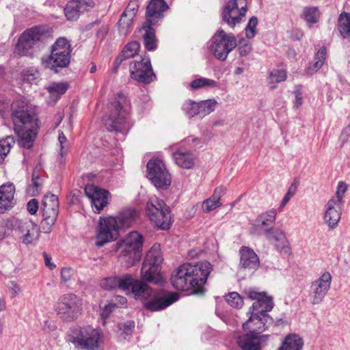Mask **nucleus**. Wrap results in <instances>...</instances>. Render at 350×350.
Instances as JSON below:
<instances>
[{"label":"nucleus","mask_w":350,"mask_h":350,"mask_svg":"<svg viewBox=\"0 0 350 350\" xmlns=\"http://www.w3.org/2000/svg\"><path fill=\"white\" fill-rule=\"evenodd\" d=\"M100 286L105 290L118 288L127 294H132L135 299L142 301L144 306L150 311L162 310L179 299L178 293H167L163 290L153 289L144 281L130 274L105 278L101 280Z\"/></svg>","instance_id":"nucleus-1"},{"label":"nucleus","mask_w":350,"mask_h":350,"mask_svg":"<svg viewBox=\"0 0 350 350\" xmlns=\"http://www.w3.org/2000/svg\"><path fill=\"white\" fill-rule=\"evenodd\" d=\"M212 269V265L208 261L185 263L179 266L172 275L171 283L177 290H191L194 293L202 294Z\"/></svg>","instance_id":"nucleus-2"},{"label":"nucleus","mask_w":350,"mask_h":350,"mask_svg":"<svg viewBox=\"0 0 350 350\" xmlns=\"http://www.w3.org/2000/svg\"><path fill=\"white\" fill-rule=\"evenodd\" d=\"M14 129L18 135V143L21 147L29 149L37 135L38 120L28 105L21 100L11 105Z\"/></svg>","instance_id":"nucleus-3"},{"label":"nucleus","mask_w":350,"mask_h":350,"mask_svg":"<svg viewBox=\"0 0 350 350\" xmlns=\"http://www.w3.org/2000/svg\"><path fill=\"white\" fill-rule=\"evenodd\" d=\"M143 236L137 231L129 233L116 243L120 260L126 267H131L139 262L142 256Z\"/></svg>","instance_id":"nucleus-4"},{"label":"nucleus","mask_w":350,"mask_h":350,"mask_svg":"<svg viewBox=\"0 0 350 350\" xmlns=\"http://www.w3.org/2000/svg\"><path fill=\"white\" fill-rule=\"evenodd\" d=\"M71 45L65 38H58L51 46V53L42 58L43 66L55 73L68 66L71 57Z\"/></svg>","instance_id":"nucleus-5"},{"label":"nucleus","mask_w":350,"mask_h":350,"mask_svg":"<svg viewBox=\"0 0 350 350\" xmlns=\"http://www.w3.org/2000/svg\"><path fill=\"white\" fill-rule=\"evenodd\" d=\"M82 299L74 293L61 295L54 305L56 314L64 321H75L81 314Z\"/></svg>","instance_id":"nucleus-6"},{"label":"nucleus","mask_w":350,"mask_h":350,"mask_svg":"<svg viewBox=\"0 0 350 350\" xmlns=\"http://www.w3.org/2000/svg\"><path fill=\"white\" fill-rule=\"evenodd\" d=\"M126 99L122 94H119L111 105V113L105 120V125L109 131L124 133L129 126L126 119L128 110Z\"/></svg>","instance_id":"nucleus-7"},{"label":"nucleus","mask_w":350,"mask_h":350,"mask_svg":"<svg viewBox=\"0 0 350 350\" xmlns=\"http://www.w3.org/2000/svg\"><path fill=\"white\" fill-rule=\"evenodd\" d=\"M146 213L159 228L167 230L170 228L171 211L163 200L155 196L151 197L146 203Z\"/></svg>","instance_id":"nucleus-8"},{"label":"nucleus","mask_w":350,"mask_h":350,"mask_svg":"<svg viewBox=\"0 0 350 350\" xmlns=\"http://www.w3.org/2000/svg\"><path fill=\"white\" fill-rule=\"evenodd\" d=\"M45 37L44 29L36 26L25 31L18 40L15 53L19 55L31 56Z\"/></svg>","instance_id":"nucleus-9"},{"label":"nucleus","mask_w":350,"mask_h":350,"mask_svg":"<svg viewBox=\"0 0 350 350\" xmlns=\"http://www.w3.org/2000/svg\"><path fill=\"white\" fill-rule=\"evenodd\" d=\"M163 260L160 245H153L146 253L142 266V279L157 284L160 276V267Z\"/></svg>","instance_id":"nucleus-10"},{"label":"nucleus","mask_w":350,"mask_h":350,"mask_svg":"<svg viewBox=\"0 0 350 350\" xmlns=\"http://www.w3.org/2000/svg\"><path fill=\"white\" fill-rule=\"evenodd\" d=\"M70 342L77 350H100L102 337L100 332L92 327L76 329Z\"/></svg>","instance_id":"nucleus-11"},{"label":"nucleus","mask_w":350,"mask_h":350,"mask_svg":"<svg viewBox=\"0 0 350 350\" xmlns=\"http://www.w3.org/2000/svg\"><path fill=\"white\" fill-rule=\"evenodd\" d=\"M211 42V52L221 61H224L230 52L237 46L236 38L232 33H226L222 29L217 31L212 37Z\"/></svg>","instance_id":"nucleus-12"},{"label":"nucleus","mask_w":350,"mask_h":350,"mask_svg":"<svg viewBox=\"0 0 350 350\" xmlns=\"http://www.w3.org/2000/svg\"><path fill=\"white\" fill-rule=\"evenodd\" d=\"M43 219L40 228L44 233H49L55 225L59 213L58 197L53 193L44 195L41 205Z\"/></svg>","instance_id":"nucleus-13"},{"label":"nucleus","mask_w":350,"mask_h":350,"mask_svg":"<svg viewBox=\"0 0 350 350\" xmlns=\"http://www.w3.org/2000/svg\"><path fill=\"white\" fill-rule=\"evenodd\" d=\"M247 10L246 0H229L221 12L222 21L233 28L242 21Z\"/></svg>","instance_id":"nucleus-14"},{"label":"nucleus","mask_w":350,"mask_h":350,"mask_svg":"<svg viewBox=\"0 0 350 350\" xmlns=\"http://www.w3.org/2000/svg\"><path fill=\"white\" fill-rule=\"evenodd\" d=\"M148 177L157 188H166L171 183V176L160 159H151L147 163Z\"/></svg>","instance_id":"nucleus-15"},{"label":"nucleus","mask_w":350,"mask_h":350,"mask_svg":"<svg viewBox=\"0 0 350 350\" xmlns=\"http://www.w3.org/2000/svg\"><path fill=\"white\" fill-rule=\"evenodd\" d=\"M129 71L131 77L142 83L148 84L156 79L150 59L148 57H144L139 61L135 60L131 62Z\"/></svg>","instance_id":"nucleus-16"},{"label":"nucleus","mask_w":350,"mask_h":350,"mask_svg":"<svg viewBox=\"0 0 350 350\" xmlns=\"http://www.w3.org/2000/svg\"><path fill=\"white\" fill-rule=\"evenodd\" d=\"M332 277L329 272H324L319 278L312 281L308 297L312 305L321 304L330 289Z\"/></svg>","instance_id":"nucleus-17"},{"label":"nucleus","mask_w":350,"mask_h":350,"mask_svg":"<svg viewBox=\"0 0 350 350\" xmlns=\"http://www.w3.org/2000/svg\"><path fill=\"white\" fill-rule=\"evenodd\" d=\"M119 230L113 217H100L96 234V245L102 247L118 238Z\"/></svg>","instance_id":"nucleus-18"},{"label":"nucleus","mask_w":350,"mask_h":350,"mask_svg":"<svg viewBox=\"0 0 350 350\" xmlns=\"http://www.w3.org/2000/svg\"><path fill=\"white\" fill-rule=\"evenodd\" d=\"M245 293L249 299L255 300L247 313L256 312L257 314L269 315L267 312L273 308L272 297L267 296L265 292H257L252 288L245 290Z\"/></svg>","instance_id":"nucleus-19"},{"label":"nucleus","mask_w":350,"mask_h":350,"mask_svg":"<svg viewBox=\"0 0 350 350\" xmlns=\"http://www.w3.org/2000/svg\"><path fill=\"white\" fill-rule=\"evenodd\" d=\"M245 293L249 299L255 300L247 313L256 312L257 314L269 315L267 312L273 308L272 297L267 296L265 292H257L252 288L245 290Z\"/></svg>","instance_id":"nucleus-20"},{"label":"nucleus","mask_w":350,"mask_h":350,"mask_svg":"<svg viewBox=\"0 0 350 350\" xmlns=\"http://www.w3.org/2000/svg\"><path fill=\"white\" fill-rule=\"evenodd\" d=\"M14 227V231L23 243L28 245L38 240L40 234L38 226L31 220H16Z\"/></svg>","instance_id":"nucleus-21"},{"label":"nucleus","mask_w":350,"mask_h":350,"mask_svg":"<svg viewBox=\"0 0 350 350\" xmlns=\"http://www.w3.org/2000/svg\"><path fill=\"white\" fill-rule=\"evenodd\" d=\"M86 196L91 200L94 213H99L109 203L110 193L93 185L85 187Z\"/></svg>","instance_id":"nucleus-22"},{"label":"nucleus","mask_w":350,"mask_h":350,"mask_svg":"<svg viewBox=\"0 0 350 350\" xmlns=\"http://www.w3.org/2000/svg\"><path fill=\"white\" fill-rule=\"evenodd\" d=\"M250 314L248 320L243 323V329L248 330L252 333L260 335L272 325L273 320L269 315H260L255 313H247Z\"/></svg>","instance_id":"nucleus-23"},{"label":"nucleus","mask_w":350,"mask_h":350,"mask_svg":"<svg viewBox=\"0 0 350 350\" xmlns=\"http://www.w3.org/2000/svg\"><path fill=\"white\" fill-rule=\"evenodd\" d=\"M168 9V5L165 0H151L146 8L144 22L147 24L157 25L164 16V12Z\"/></svg>","instance_id":"nucleus-24"},{"label":"nucleus","mask_w":350,"mask_h":350,"mask_svg":"<svg viewBox=\"0 0 350 350\" xmlns=\"http://www.w3.org/2000/svg\"><path fill=\"white\" fill-rule=\"evenodd\" d=\"M342 206V205L333 200H328L325 205L323 219L329 230H334L338 226L341 218Z\"/></svg>","instance_id":"nucleus-25"},{"label":"nucleus","mask_w":350,"mask_h":350,"mask_svg":"<svg viewBox=\"0 0 350 350\" xmlns=\"http://www.w3.org/2000/svg\"><path fill=\"white\" fill-rule=\"evenodd\" d=\"M93 0H71L64 8L65 16L68 20L76 21L88 8H93Z\"/></svg>","instance_id":"nucleus-26"},{"label":"nucleus","mask_w":350,"mask_h":350,"mask_svg":"<svg viewBox=\"0 0 350 350\" xmlns=\"http://www.w3.org/2000/svg\"><path fill=\"white\" fill-rule=\"evenodd\" d=\"M264 234L268 240L273 243L278 250L289 254V243L282 230L278 228H266Z\"/></svg>","instance_id":"nucleus-27"},{"label":"nucleus","mask_w":350,"mask_h":350,"mask_svg":"<svg viewBox=\"0 0 350 350\" xmlns=\"http://www.w3.org/2000/svg\"><path fill=\"white\" fill-rule=\"evenodd\" d=\"M15 187L12 183L0 186V214L5 213L14 205Z\"/></svg>","instance_id":"nucleus-28"},{"label":"nucleus","mask_w":350,"mask_h":350,"mask_svg":"<svg viewBox=\"0 0 350 350\" xmlns=\"http://www.w3.org/2000/svg\"><path fill=\"white\" fill-rule=\"evenodd\" d=\"M240 263L241 268L251 271L256 270L260 265L258 256L253 250L243 246L239 250Z\"/></svg>","instance_id":"nucleus-29"},{"label":"nucleus","mask_w":350,"mask_h":350,"mask_svg":"<svg viewBox=\"0 0 350 350\" xmlns=\"http://www.w3.org/2000/svg\"><path fill=\"white\" fill-rule=\"evenodd\" d=\"M260 336L250 332L237 337L238 345L243 350H260Z\"/></svg>","instance_id":"nucleus-30"},{"label":"nucleus","mask_w":350,"mask_h":350,"mask_svg":"<svg viewBox=\"0 0 350 350\" xmlns=\"http://www.w3.org/2000/svg\"><path fill=\"white\" fill-rule=\"evenodd\" d=\"M173 159L176 165L185 169H191L195 165V155L191 151L186 149L179 148L175 151L173 153Z\"/></svg>","instance_id":"nucleus-31"},{"label":"nucleus","mask_w":350,"mask_h":350,"mask_svg":"<svg viewBox=\"0 0 350 350\" xmlns=\"http://www.w3.org/2000/svg\"><path fill=\"white\" fill-rule=\"evenodd\" d=\"M138 217V213L132 208L122 210L119 215L115 217L118 230L131 226Z\"/></svg>","instance_id":"nucleus-32"},{"label":"nucleus","mask_w":350,"mask_h":350,"mask_svg":"<svg viewBox=\"0 0 350 350\" xmlns=\"http://www.w3.org/2000/svg\"><path fill=\"white\" fill-rule=\"evenodd\" d=\"M45 88L49 94L48 103L54 105L67 91L68 84L66 82H53L49 84Z\"/></svg>","instance_id":"nucleus-33"},{"label":"nucleus","mask_w":350,"mask_h":350,"mask_svg":"<svg viewBox=\"0 0 350 350\" xmlns=\"http://www.w3.org/2000/svg\"><path fill=\"white\" fill-rule=\"evenodd\" d=\"M155 25L144 23L141 31H144L142 38L144 44L148 51H154L157 46V39L153 26Z\"/></svg>","instance_id":"nucleus-34"},{"label":"nucleus","mask_w":350,"mask_h":350,"mask_svg":"<svg viewBox=\"0 0 350 350\" xmlns=\"http://www.w3.org/2000/svg\"><path fill=\"white\" fill-rule=\"evenodd\" d=\"M226 189L222 186L217 187L213 195L202 203V209L206 213H209L220 206V198L225 194Z\"/></svg>","instance_id":"nucleus-35"},{"label":"nucleus","mask_w":350,"mask_h":350,"mask_svg":"<svg viewBox=\"0 0 350 350\" xmlns=\"http://www.w3.org/2000/svg\"><path fill=\"white\" fill-rule=\"evenodd\" d=\"M304 340L299 335L292 334L287 335L278 350H301Z\"/></svg>","instance_id":"nucleus-36"},{"label":"nucleus","mask_w":350,"mask_h":350,"mask_svg":"<svg viewBox=\"0 0 350 350\" xmlns=\"http://www.w3.org/2000/svg\"><path fill=\"white\" fill-rule=\"evenodd\" d=\"M140 49V44L137 41L129 42L122 49L120 55L116 58V63L119 66L121 62L126 59L133 57L137 54Z\"/></svg>","instance_id":"nucleus-37"},{"label":"nucleus","mask_w":350,"mask_h":350,"mask_svg":"<svg viewBox=\"0 0 350 350\" xmlns=\"http://www.w3.org/2000/svg\"><path fill=\"white\" fill-rule=\"evenodd\" d=\"M338 29L343 39H350V13H340L338 19Z\"/></svg>","instance_id":"nucleus-38"},{"label":"nucleus","mask_w":350,"mask_h":350,"mask_svg":"<svg viewBox=\"0 0 350 350\" xmlns=\"http://www.w3.org/2000/svg\"><path fill=\"white\" fill-rule=\"evenodd\" d=\"M277 212L274 208L270 209L260 214L257 219L258 226L263 230L275 223Z\"/></svg>","instance_id":"nucleus-39"},{"label":"nucleus","mask_w":350,"mask_h":350,"mask_svg":"<svg viewBox=\"0 0 350 350\" xmlns=\"http://www.w3.org/2000/svg\"><path fill=\"white\" fill-rule=\"evenodd\" d=\"M303 18L307 22L309 27H312L319 21L320 12L319 8L315 6L304 8Z\"/></svg>","instance_id":"nucleus-40"},{"label":"nucleus","mask_w":350,"mask_h":350,"mask_svg":"<svg viewBox=\"0 0 350 350\" xmlns=\"http://www.w3.org/2000/svg\"><path fill=\"white\" fill-rule=\"evenodd\" d=\"M326 53L327 50L325 46L319 49L315 54L314 63L311 64L308 68L309 73L317 72L322 67L325 60Z\"/></svg>","instance_id":"nucleus-41"},{"label":"nucleus","mask_w":350,"mask_h":350,"mask_svg":"<svg viewBox=\"0 0 350 350\" xmlns=\"http://www.w3.org/2000/svg\"><path fill=\"white\" fill-rule=\"evenodd\" d=\"M200 119L214 111L218 105L217 101L214 99H207L198 102Z\"/></svg>","instance_id":"nucleus-42"},{"label":"nucleus","mask_w":350,"mask_h":350,"mask_svg":"<svg viewBox=\"0 0 350 350\" xmlns=\"http://www.w3.org/2000/svg\"><path fill=\"white\" fill-rule=\"evenodd\" d=\"M185 114L189 118H192L198 116L200 118V109L198 102L191 100H186L182 106Z\"/></svg>","instance_id":"nucleus-43"},{"label":"nucleus","mask_w":350,"mask_h":350,"mask_svg":"<svg viewBox=\"0 0 350 350\" xmlns=\"http://www.w3.org/2000/svg\"><path fill=\"white\" fill-rule=\"evenodd\" d=\"M135 16L129 13L123 12L121 14L120 18L118 23V27H119V31L122 35H126L129 29H130L133 20Z\"/></svg>","instance_id":"nucleus-44"},{"label":"nucleus","mask_w":350,"mask_h":350,"mask_svg":"<svg viewBox=\"0 0 350 350\" xmlns=\"http://www.w3.org/2000/svg\"><path fill=\"white\" fill-rule=\"evenodd\" d=\"M218 85L219 83L216 81L204 77L196 79L191 83V87L193 89H199L204 87L215 88L218 87Z\"/></svg>","instance_id":"nucleus-45"},{"label":"nucleus","mask_w":350,"mask_h":350,"mask_svg":"<svg viewBox=\"0 0 350 350\" xmlns=\"http://www.w3.org/2000/svg\"><path fill=\"white\" fill-rule=\"evenodd\" d=\"M14 144V138L10 136L0 140V161L5 159Z\"/></svg>","instance_id":"nucleus-46"},{"label":"nucleus","mask_w":350,"mask_h":350,"mask_svg":"<svg viewBox=\"0 0 350 350\" xmlns=\"http://www.w3.org/2000/svg\"><path fill=\"white\" fill-rule=\"evenodd\" d=\"M21 77L24 81L31 83L40 77V73L36 68L29 67L22 71Z\"/></svg>","instance_id":"nucleus-47"},{"label":"nucleus","mask_w":350,"mask_h":350,"mask_svg":"<svg viewBox=\"0 0 350 350\" xmlns=\"http://www.w3.org/2000/svg\"><path fill=\"white\" fill-rule=\"evenodd\" d=\"M225 299L226 302L232 308H240L243 305V297L237 292L229 293Z\"/></svg>","instance_id":"nucleus-48"},{"label":"nucleus","mask_w":350,"mask_h":350,"mask_svg":"<svg viewBox=\"0 0 350 350\" xmlns=\"http://www.w3.org/2000/svg\"><path fill=\"white\" fill-rule=\"evenodd\" d=\"M338 143L341 148L350 151V124L342 130Z\"/></svg>","instance_id":"nucleus-49"},{"label":"nucleus","mask_w":350,"mask_h":350,"mask_svg":"<svg viewBox=\"0 0 350 350\" xmlns=\"http://www.w3.org/2000/svg\"><path fill=\"white\" fill-rule=\"evenodd\" d=\"M258 23V18L255 16H252L245 28V36L247 39H252L254 38L256 36L257 31H256V27Z\"/></svg>","instance_id":"nucleus-50"},{"label":"nucleus","mask_w":350,"mask_h":350,"mask_svg":"<svg viewBox=\"0 0 350 350\" xmlns=\"http://www.w3.org/2000/svg\"><path fill=\"white\" fill-rule=\"evenodd\" d=\"M298 185H299V183L297 180H294L291 183L286 193L284 196V198L280 203V205L279 207L280 211H282V208L289 202V200L295 195Z\"/></svg>","instance_id":"nucleus-51"},{"label":"nucleus","mask_w":350,"mask_h":350,"mask_svg":"<svg viewBox=\"0 0 350 350\" xmlns=\"http://www.w3.org/2000/svg\"><path fill=\"white\" fill-rule=\"evenodd\" d=\"M347 189V185L344 182H339L337 186L336 194L329 200H333L337 204L343 205V197Z\"/></svg>","instance_id":"nucleus-52"},{"label":"nucleus","mask_w":350,"mask_h":350,"mask_svg":"<svg viewBox=\"0 0 350 350\" xmlns=\"http://www.w3.org/2000/svg\"><path fill=\"white\" fill-rule=\"evenodd\" d=\"M286 72L282 69H273L269 73V81L271 83H280L285 81Z\"/></svg>","instance_id":"nucleus-53"},{"label":"nucleus","mask_w":350,"mask_h":350,"mask_svg":"<svg viewBox=\"0 0 350 350\" xmlns=\"http://www.w3.org/2000/svg\"><path fill=\"white\" fill-rule=\"evenodd\" d=\"M252 44L250 42L245 40L244 38H242L239 40L238 51L241 56H247L252 51Z\"/></svg>","instance_id":"nucleus-54"},{"label":"nucleus","mask_w":350,"mask_h":350,"mask_svg":"<svg viewBox=\"0 0 350 350\" xmlns=\"http://www.w3.org/2000/svg\"><path fill=\"white\" fill-rule=\"evenodd\" d=\"M74 275L75 270L72 268L70 267L62 268L60 273L62 282L67 284L70 282Z\"/></svg>","instance_id":"nucleus-55"},{"label":"nucleus","mask_w":350,"mask_h":350,"mask_svg":"<svg viewBox=\"0 0 350 350\" xmlns=\"http://www.w3.org/2000/svg\"><path fill=\"white\" fill-rule=\"evenodd\" d=\"M32 185H29L28 187V191L30 192L32 188L33 191L31 194L35 196L38 193L41 188L40 178L38 175H36L34 173L32 174L31 178Z\"/></svg>","instance_id":"nucleus-56"},{"label":"nucleus","mask_w":350,"mask_h":350,"mask_svg":"<svg viewBox=\"0 0 350 350\" xmlns=\"http://www.w3.org/2000/svg\"><path fill=\"white\" fill-rule=\"evenodd\" d=\"M135 327V323L132 321L121 323L118 324V328L126 335H130Z\"/></svg>","instance_id":"nucleus-57"},{"label":"nucleus","mask_w":350,"mask_h":350,"mask_svg":"<svg viewBox=\"0 0 350 350\" xmlns=\"http://www.w3.org/2000/svg\"><path fill=\"white\" fill-rule=\"evenodd\" d=\"M110 303L113 304V307L116 308L125 306L127 303V299L123 296L116 295L113 297Z\"/></svg>","instance_id":"nucleus-58"},{"label":"nucleus","mask_w":350,"mask_h":350,"mask_svg":"<svg viewBox=\"0 0 350 350\" xmlns=\"http://www.w3.org/2000/svg\"><path fill=\"white\" fill-rule=\"evenodd\" d=\"M39 208V203L38 200L33 198L29 200L27 204V209L31 215H34L37 213Z\"/></svg>","instance_id":"nucleus-59"},{"label":"nucleus","mask_w":350,"mask_h":350,"mask_svg":"<svg viewBox=\"0 0 350 350\" xmlns=\"http://www.w3.org/2000/svg\"><path fill=\"white\" fill-rule=\"evenodd\" d=\"M138 10V1L137 0H131L126 8L124 11L126 13H129L133 16H135Z\"/></svg>","instance_id":"nucleus-60"},{"label":"nucleus","mask_w":350,"mask_h":350,"mask_svg":"<svg viewBox=\"0 0 350 350\" xmlns=\"http://www.w3.org/2000/svg\"><path fill=\"white\" fill-rule=\"evenodd\" d=\"M115 309L114 307H113V304H111L110 302L106 305L103 309H102V311H101V313H100V315H101V317L102 319L105 321L107 318H108V317L109 316V314H111V312Z\"/></svg>","instance_id":"nucleus-61"},{"label":"nucleus","mask_w":350,"mask_h":350,"mask_svg":"<svg viewBox=\"0 0 350 350\" xmlns=\"http://www.w3.org/2000/svg\"><path fill=\"white\" fill-rule=\"evenodd\" d=\"M295 101H294V107L295 108H299L303 103V96L302 93L301 92L299 89L295 90Z\"/></svg>","instance_id":"nucleus-62"},{"label":"nucleus","mask_w":350,"mask_h":350,"mask_svg":"<svg viewBox=\"0 0 350 350\" xmlns=\"http://www.w3.org/2000/svg\"><path fill=\"white\" fill-rule=\"evenodd\" d=\"M58 140H59V144H60L59 155L62 157H63L64 154H65V152L63 151V149L64 148V144L66 142L67 139H66L65 135L64 134V133L62 131H60L59 133Z\"/></svg>","instance_id":"nucleus-63"},{"label":"nucleus","mask_w":350,"mask_h":350,"mask_svg":"<svg viewBox=\"0 0 350 350\" xmlns=\"http://www.w3.org/2000/svg\"><path fill=\"white\" fill-rule=\"evenodd\" d=\"M8 286L12 292V297L16 296L21 291L19 286L15 282H10L8 284Z\"/></svg>","instance_id":"nucleus-64"}]
</instances>
